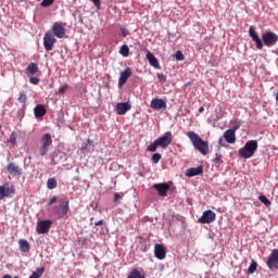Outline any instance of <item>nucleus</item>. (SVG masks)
I'll return each instance as SVG.
<instances>
[{"label":"nucleus","mask_w":278,"mask_h":278,"mask_svg":"<svg viewBox=\"0 0 278 278\" xmlns=\"http://www.w3.org/2000/svg\"><path fill=\"white\" fill-rule=\"evenodd\" d=\"M18 249L22 253H29V241H27L26 239H20L18 240Z\"/></svg>","instance_id":"b1692460"},{"label":"nucleus","mask_w":278,"mask_h":278,"mask_svg":"<svg viewBox=\"0 0 278 278\" xmlns=\"http://www.w3.org/2000/svg\"><path fill=\"white\" fill-rule=\"evenodd\" d=\"M157 147H160L157 144V142L154 140L153 143H151L148 148L147 151H149L150 153H155V151H157Z\"/></svg>","instance_id":"72a5a7b5"},{"label":"nucleus","mask_w":278,"mask_h":278,"mask_svg":"<svg viewBox=\"0 0 278 278\" xmlns=\"http://www.w3.org/2000/svg\"><path fill=\"white\" fill-rule=\"evenodd\" d=\"M47 188L48 190H55V188H58V180H55V178H49L47 181Z\"/></svg>","instance_id":"393cba45"},{"label":"nucleus","mask_w":278,"mask_h":278,"mask_svg":"<svg viewBox=\"0 0 278 278\" xmlns=\"http://www.w3.org/2000/svg\"><path fill=\"white\" fill-rule=\"evenodd\" d=\"M17 101H18V103L23 104V108H25V104L27 103V94H25V91L20 92Z\"/></svg>","instance_id":"c756f323"},{"label":"nucleus","mask_w":278,"mask_h":278,"mask_svg":"<svg viewBox=\"0 0 278 278\" xmlns=\"http://www.w3.org/2000/svg\"><path fill=\"white\" fill-rule=\"evenodd\" d=\"M68 90V85H64L63 87H60L58 94H64Z\"/></svg>","instance_id":"ea45409f"},{"label":"nucleus","mask_w":278,"mask_h":278,"mask_svg":"<svg viewBox=\"0 0 278 278\" xmlns=\"http://www.w3.org/2000/svg\"><path fill=\"white\" fill-rule=\"evenodd\" d=\"M51 34L56 38H64V36H66V24L62 22H55L52 25Z\"/></svg>","instance_id":"7ed1b4c3"},{"label":"nucleus","mask_w":278,"mask_h":278,"mask_svg":"<svg viewBox=\"0 0 278 278\" xmlns=\"http://www.w3.org/2000/svg\"><path fill=\"white\" fill-rule=\"evenodd\" d=\"M154 254L157 260L166 258V248L164 245L157 243L154 245Z\"/></svg>","instance_id":"a211bd4d"},{"label":"nucleus","mask_w":278,"mask_h":278,"mask_svg":"<svg viewBox=\"0 0 278 278\" xmlns=\"http://www.w3.org/2000/svg\"><path fill=\"white\" fill-rule=\"evenodd\" d=\"M187 137L191 140L192 146L201 155H207L210 151V143L207 141L202 140L197 132L190 130L187 132Z\"/></svg>","instance_id":"f257e3e1"},{"label":"nucleus","mask_w":278,"mask_h":278,"mask_svg":"<svg viewBox=\"0 0 278 278\" xmlns=\"http://www.w3.org/2000/svg\"><path fill=\"white\" fill-rule=\"evenodd\" d=\"M150 108L152 110H166V101H164L163 99H152L151 103H150Z\"/></svg>","instance_id":"f3484780"},{"label":"nucleus","mask_w":278,"mask_h":278,"mask_svg":"<svg viewBox=\"0 0 278 278\" xmlns=\"http://www.w3.org/2000/svg\"><path fill=\"white\" fill-rule=\"evenodd\" d=\"M255 151H257V141L250 140L243 148L239 149V155L240 157H243V160H250V157L255 155Z\"/></svg>","instance_id":"f03ea898"},{"label":"nucleus","mask_w":278,"mask_h":278,"mask_svg":"<svg viewBox=\"0 0 278 278\" xmlns=\"http://www.w3.org/2000/svg\"><path fill=\"white\" fill-rule=\"evenodd\" d=\"M267 266L271 270L278 268V250L277 249H274L271 251V254L269 255V257L267 260Z\"/></svg>","instance_id":"4468645a"},{"label":"nucleus","mask_w":278,"mask_h":278,"mask_svg":"<svg viewBox=\"0 0 278 278\" xmlns=\"http://www.w3.org/2000/svg\"><path fill=\"white\" fill-rule=\"evenodd\" d=\"M256 270H257V262H255V260H252L248 268V274L253 275V273H255Z\"/></svg>","instance_id":"cd10ccee"},{"label":"nucleus","mask_w":278,"mask_h":278,"mask_svg":"<svg viewBox=\"0 0 278 278\" xmlns=\"http://www.w3.org/2000/svg\"><path fill=\"white\" fill-rule=\"evenodd\" d=\"M129 110H131V103L129 102H119L115 106V112L118 116H125Z\"/></svg>","instance_id":"ddd939ff"},{"label":"nucleus","mask_w":278,"mask_h":278,"mask_svg":"<svg viewBox=\"0 0 278 278\" xmlns=\"http://www.w3.org/2000/svg\"><path fill=\"white\" fill-rule=\"evenodd\" d=\"M55 42H58V39H55L51 30H48L43 36V47L46 51H53V45H55Z\"/></svg>","instance_id":"20e7f679"},{"label":"nucleus","mask_w":278,"mask_h":278,"mask_svg":"<svg viewBox=\"0 0 278 278\" xmlns=\"http://www.w3.org/2000/svg\"><path fill=\"white\" fill-rule=\"evenodd\" d=\"M131 75V68L127 67L125 71L121 72L119 79H118V86H125L127 84V80L129 79Z\"/></svg>","instance_id":"6ab92c4d"},{"label":"nucleus","mask_w":278,"mask_h":278,"mask_svg":"<svg viewBox=\"0 0 278 278\" xmlns=\"http://www.w3.org/2000/svg\"><path fill=\"white\" fill-rule=\"evenodd\" d=\"M222 155L220 154H216L215 155V162H216V164H218V162H220V160H222Z\"/></svg>","instance_id":"49530a36"},{"label":"nucleus","mask_w":278,"mask_h":278,"mask_svg":"<svg viewBox=\"0 0 278 278\" xmlns=\"http://www.w3.org/2000/svg\"><path fill=\"white\" fill-rule=\"evenodd\" d=\"M11 197H14V186L10 184L0 186V201H3V199H11Z\"/></svg>","instance_id":"423d86ee"},{"label":"nucleus","mask_w":278,"mask_h":278,"mask_svg":"<svg viewBox=\"0 0 278 278\" xmlns=\"http://www.w3.org/2000/svg\"><path fill=\"white\" fill-rule=\"evenodd\" d=\"M197 175H203V166L191 167L186 172L187 177H197Z\"/></svg>","instance_id":"4be33fe9"},{"label":"nucleus","mask_w":278,"mask_h":278,"mask_svg":"<svg viewBox=\"0 0 278 278\" xmlns=\"http://www.w3.org/2000/svg\"><path fill=\"white\" fill-rule=\"evenodd\" d=\"M26 71L30 75H36V72L38 71V65L36 63H29Z\"/></svg>","instance_id":"bb28decb"},{"label":"nucleus","mask_w":278,"mask_h":278,"mask_svg":"<svg viewBox=\"0 0 278 278\" xmlns=\"http://www.w3.org/2000/svg\"><path fill=\"white\" fill-rule=\"evenodd\" d=\"M218 144H219V147H223V138H219Z\"/></svg>","instance_id":"09e8293b"},{"label":"nucleus","mask_w":278,"mask_h":278,"mask_svg":"<svg viewBox=\"0 0 278 278\" xmlns=\"http://www.w3.org/2000/svg\"><path fill=\"white\" fill-rule=\"evenodd\" d=\"M119 53L123 58H129V47L127 45H123L119 49Z\"/></svg>","instance_id":"c85d7f7f"},{"label":"nucleus","mask_w":278,"mask_h":278,"mask_svg":"<svg viewBox=\"0 0 278 278\" xmlns=\"http://www.w3.org/2000/svg\"><path fill=\"white\" fill-rule=\"evenodd\" d=\"M224 138L228 144L236 143V129H228L224 132Z\"/></svg>","instance_id":"412c9836"},{"label":"nucleus","mask_w":278,"mask_h":278,"mask_svg":"<svg viewBox=\"0 0 278 278\" xmlns=\"http://www.w3.org/2000/svg\"><path fill=\"white\" fill-rule=\"evenodd\" d=\"M216 220V213L212 210L204 211L202 216L199 218L201 225H210Z\"/></svg>","instance_id":"1a4fd4ad"},{"label":"nucleus","mask_w":278,"mask_h":278,"mask_svg":"<svg viewBox=\"0 0 278 278\" xmlns=\"http://www.w3.org/2000/svg\"><path fill=\"white\" fill-rule=\"evenodd\" d=\"M146 58L150 64V66H153V68H160V62L157 61V58H155V54L151 51H147Z\"/></svg>","instance_id":"aec40b11"},{"label":"nucleus","mask_w":278,"mask_h":278,"mask_svg":"<svg viewBox=\"0 0 278 278\" xmlns=\"http://www.w3.org/2000/svg\"><path fill=\"white\" fill-rule=\"evenodd\" d=\"M249 36L255 42L256 49H258V50L264 49V42L262 41V39L257 35V33L255 31V28L253 26H250V28H249Z\"/></svg>","instance_id":"f8f14e48"},{"label":"nucleus","mask_w":278,"mask_h":278,"mask_svg":"<svg viewBox=\"0 0 278 278\" xmlns=\"http://www.w3.org/2000/svg\"><path fill=\"white\" fill-rule=\"evenodd\" d=\"M232 129H235V132H236L237 129H240V126H235V128Z\"/></svg>","instance_id":"8fccbe9b"},{"label":"nucleus","mask_w":278,"mask_h":278,"mask_svg":"<svg viewBox=\"0 0 278 278\" xmlns=\"http://www.w3.org/2000/svg\"><path fill=\"white\" fill-rule=\"evenodd\" d=\"M42 275H45V267H38V268L36 269V271H34V273L29 276V278H40V277H42Z\"/></svg>","instance_id":"a878e982"},{"label":"nucleus","mask_w":278,"mask_h":278,"mask_svg":"<svg viewBox=\"0 0 278 278\" xmlns=\"http://www.w3.org/2000/svg\"><path fill=\"white\" fill-rule=\"evenodd\" d=\"M54 1H55V0H42L41 3H40V5H41L42 8H49V5H53Z\"/></svg>","instance_id":"c9c22d12"},{"label":"nucleus","mask_w":278,"mask_h":278,"mask_svg":"<svg viewBox=\"0 0 278 278\" xmlns=\"http://www.w3.org/2000/svg\"><path fill=\"white\" fill-rule=\"evenodd\" d=\"M97 10H101V0H91Z\"/></svg>","instance_id":"79ce46f5"},{"label":"nucleus","mask_w":278,"mask_h":278,"mask_svg":"<svg viewBox=\"0 0 278 278\" xmlns=\"http://www.w3.org/2000/svg\"><path fill=\"white\" fill-rule=\"evenodd\" d=\"M127 278H144V275L138 269H134Z\"/></svg>","instance_id":"2f4dec72"},{"label":"nucleus","mask_w":278,"mask_h":278,"mask_svg":"<svg viewBox=\"0 0 278 278\" xmlns=\"http://www.w3.org/2000/svg\"><path fill=\"white\" fill-rule=\"evenodd\" d=\"M29 83L33 84L34 86L38 85L40 83V78L38 77H30Z\"/></svg>","instance_id":"58836bf2"},{"label":"nucleus","mask_w":278,"mask_h":278,"mask_svg":"<svg viewBox=\"0 0 278 278\" xmlns=\"http://www.w3.org/2000/svg\"><path fill=\"white\" fill-rule=\"evenodd\" d=\"M34 114L36 118H42L47 114V109L42 104H37L34 109Z\"/></svg>","instance_id":"5701e85b"},{"label":"nucleus","mask_w":278,"mask_h":278,"mask_svg":"<svg viewBox=\"0 0 278 278\" xmlns=\"http://www.w3.org/2000/svg\"><path fill=\"white\" fill-rule=\"evenodd\" d=\"M58 202V198L53 197L50 199L48 205H53V203H56Z\"/></svg>","instance_id":"c03bdc74"},{"label":"nucleus","mask_w":278,"mask_h":278,"mask_svg":"<svg viewBox=\"0 0 278 278\" xmlns=\"http://www.w3.org/2000/svg\"><path fill=\"white\" fill-rule=\"evenodd\" d=\"M7 170L10 175H12V177H21L23 175V168L14 163H10L7 167Z\"/></svg>","instance_id":"dca6fc26"},{"label":"nucleus","mask_w":278,"mask_h":278,"mask_svg":"<svg viewBox=\"0 0 278 278\" xmlns=\"http://www.w3.org/2000/svg\"><path fill=\"white\" fill-rule=\"evenodd\" d=\"M175 58H176V60H177L178 62H184V60H185L184 52H181V51L178 50V51L175 53Z\"/></svg>","instance_id":"e433bc0d"},{"label":"nucleus","mask_w":278,"mask_h":278,"mask_svg":"<svg viewBox=\"0 0 278 278\" xmlns=\"http://www.w3.org/2000/svg\"><path fill=\"white\" fill-rule=\"evenodd\" d=\"M89 147H92V141H91L90 139H88L87 141H84V142L81 143L80 151H81L83 153H86V151H88V148H89Z\"/></svg>","instance_id":"7c9ffc66"},{"label":"nucleus","mask_w":278,"mask_h":278,"mask_svg":"<svg viewBox=\"0 0 278 278\" xmlns=\"http://www.w3.org/2000/svg\"><path fill=\"white\" fill-rule=\"evenodd\" d=\"M121 36L126 38V36H129V30H127V28H121Z\"/></svg>","instance_id":"37998d69"},{"label":"nucleus","mask_w":278,"mask_h":278,"mask_svg":"<svg viewBox=\"0 0 278 278\" xmlns=\"http://www.w3.org/2000/svg\"><path fill=\"white\" fill-rule=\"evenodd\" d=\"M262 40L265 47H275V45H277L278 41V36L273 31H268L262 36Z\"/></svg>","instance_id":"0eeeda50"},{"label":"nucleus","mask_w":278,"mask_h":278,"mask_svg":"<svg viewBox=\"0 0 278 278\" xmlns=\"http://www.w3.org/2000/svg\"><path fill=\"white\" fill-rule=\"evenodd\" d=\"M203 110H205L203 106H201L200 109H199V112H203Z\"/></svg>","instance_id":"3c124183"},{"label":"nucleus","mask_w":278,"mask_h":278,"mask_svg":"<svg viewBox=\"0 0 278 278\" xmlns=\"http://www.w3.org/2000/svg\"><path fill=\"white\" fill-rule=\"evenodd\" d=\"M68 201H61L59 205L54 206V212L59 218H64L68 214Z\"/></svg>","instance_id":"9b49d317"},{"label":"nucleus","mask_w":278,"mask_h":278,"mask_svg":"<svg viewBox=\"0 0 278 278\" xmlns=\"http://www.w3.org/2000/svg\"><path fill=\"white\" fill-rule=\"evenodd\" d=\"M258 201H261V203H263V205H265L266 207H270L271 205L270 200H268L266 195H260Z\"/></svg>","instance_id":"473e14b6"},{"label":"nucleus","mask_w":278,"mask_h":278,"mask_svg":"<svg viewBox=\"0 0 278 278\" xmlns=\"http://www.w3.org/2000/svg\"><path fill=\"white\" fill-rule=\"evenodd\" d=\"M121 199V193H114V202L116 203Z\"/></svg>","instance_id":"de8ad7c7"},{"label":"nucleus","mask_w":278,"mask_h":278,"mask_svg":"<svg viewBox=\"0 0 278 278\" xmlns=\"http://www.w3.org/2000/svg\"><path fill=\"white\" fill-rule=\"evenodd\" d=\"M153 188L156 190V192H159V197H166L168 190H170V186H168L166 182L154 184Z\"/></svg>","instance_id":"2eb2a0df"},{"label":"nucleus","mask_w":278,"mask_h":278,"mask_svg":"<svg viewBox=\"0 0 278 278\" xmlns=\"http://www.w3.org/2000/svg\"><path fill=\"white\" fill-rule=\"evenodd\" d=\"M51 225L53 222L51 219H43L37 223L36 231L40 236L42 233H49V229H51Z\"/></svg>","instance_id":"9d476101"},{"label":"nucleus","mask_w":278,"mask_h":278,"mask_svg":"<svg viewBox=\"0 0 278 278\" xmlns=\"http://www.w3.org/2000/svg\"><path fill=\"white\" fill-rule=\"evenodd\" d=\"M161 160H162V154L155 153V154L152 155L153 164H159Z\"/></svg>","instance_id":"f704fd0d"},{"label":"nucleus","mask_w":278,"mask_h":278,"mask_svg":"<svg viewBox=\"0 0 278 278\" xmlns=\"http://www.w3.org/2000/svg\"><path fill=\"white\" fill-rule=\"evenodd\" d=\"M104 220L103 219H100L98 222L94 223V226L96 227H101V225H103Z\"/></svg>","instance_id":"a18cd8bd"},{"label":"nucleus","mask_w":278,"mask_h":278,"mask_svg":"<svg viewBox=\"0 0 278 278\" xmlns=\"http://www.w3.org/2000/svg\"><path fill=\"white\" fill-rule=\"evenodd\" d=\"M9 142H10L11 144H16V135H15L14 132L11 134L10 139H9Z\"/></svg>","instance_id":"a19ab883"},{"label":"nucleus","mask_w":278,"mask_h":278,"mask_svg":"<svg viewBox=\"0 0 278 278\" xmlns=\"http://www.w3.org/2000/svg\"><path fill=\"white\" fill-rule=\"evenodd\" d=\"M155 141L161 149H166L173 142V132L166 131L162 137L155 139Z\"/></svg>","instance_id":"6e6552de"},{"label":"nucleus","mask_w":278,"mask_h":278,"mask_svg":"<svg viewBox=\"0 0 278 278\" xmlns=\"http://www.w3.org/2000/svg\"><path fill=\"white\" fill-rule=\"evenodd\" d=\"M53 143V140L51 139L50 134H46L41 138V148L39 149V153L41 157H45L47 155V151H49V146Z\"/></svg>","instance_id":"39448f33"},{"label":"nucleus","mask_w":278,"mask_h":278,"mask_svg":"<svg viewBox=\"0 0 278 278\" xmlns=\"http://www.w3.org/2000/svg\"><path fill=\"white\" fill-rule=\"evenodd\" d=\"M157 79L161 84H166V75L157 73Z\"/></svg>","instance_id":"4c0bfd02"}]
</instances>
